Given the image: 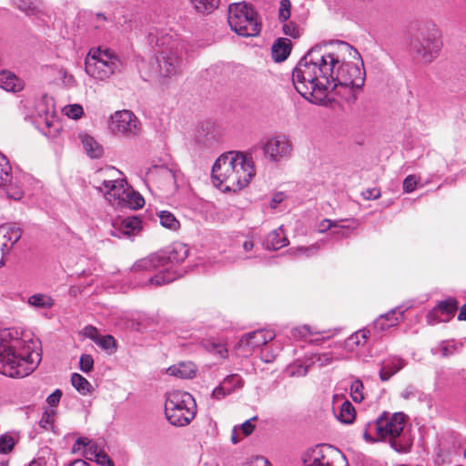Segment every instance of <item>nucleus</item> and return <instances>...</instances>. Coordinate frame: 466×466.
<instances>
[{
  "mask_svg": "<svg viewBox=\"0 0 466 466\" xmlns=\"http://www.w3.org/2000/svg\"><path fill=\"white\" fill-rule=\"evenodd\" d=\"M365 69L360 53L346 42L336 46L316 45L300 59L292 72L295 89L308 101L323 105L330 91L341 86L350 88L356 100V90L365 82Z\"/></svg>",
  "mask_w": 466,
  "mask_h": 466,
  "instance_id": "1",
  "label": "nucleus"
},
{
  "mask_svg": "<svg viewBox=\"0 0 466 466\" xmlns=\"http://www.w3.org/2000/svg\"><path fill=\"white\" fill-rule=\"evenodd\" d=\"M35 348V342L23 339L15 329L0 330V372L11 378L31 374L42 360Z\"/></svg>",
  "mask_w": 466,
  "mask_h": 466,
  "instance_id": "2",
  "label": "nucleus"
},
{
  "mask_svg": "<svg viewBox=\"0 0 466 466\" xmlns=\"http://www.w3.org/2000/svg\"><path fill=\"white\" fill-rule=\"evenodd\" d=\"M211 175L217 187L236 192L249 184L256 169L250 154L229 151L215 161Z\"/></svg>",
  "mask_w": 466,
  "mask_h": 466,
  "instance_id": "3",
  "label": "nucleus"
},
{
  "mask_svg": "<svg viewBox=\"0 0 466 466\" xmlns=\"http://www.w3.org/2000/svg\"><path fill=\"white\" fill-rule=\"evenodd\" d=\"M403 412L383 411L376 420L365 424L363 438L368 442L390 440V445L397 452L406 453L410 451L412 441L409 436L401 435L405 425Z\"/></svg>",
  "mask_w": 466,
  "mask_h": 466,
  "instance_id": "4",
  "label": "nucleus"
},
{
  "mask_svg": "<svg viewBox=\"0 0 466 466\" xmlns=\"http://www.w3.org/2000/svg\"><path fill=\"white\" fill-rule=\"evenodd\" d=\"M102 180L99 191L113 206L127 205L132 209L141 208L145 205L144 198L128 187L126 179L115 177L119 171L114 167L98 170Z\"/></svg>",
  "mask_w": 466,
  "mask_h": 466,
  "instance_id": "5",
  "label": "nucleus"
},
{
  "mask_svg": "<svg viewBox=\"0 0 466 466\" xmlns=\"http://www.w3.org/2000/svg\"><path fill=\"white\" fill-rule=\"evenodd\" d=\"M442 47L441 33L435 24H425L410 36L408 50L420 64L429 65L440 55Z\"/></svg>",
  "mask_w": 466,
  "mask_h": 466,
  "instance_id": "6",
  "label": "nucleus"
},
{
  "mask_svg": "<svg viewBox=\"0 0 466 466\" xmlns=\"http://www.w3.org/2000/svg\"><path fill=\"white\" fill-rule=\"evenodd\" d=\"M197 403L194 397L183 390H172L167 393L165 415L167 421L175 427H185L196 417Z\"/></svg>",
  "mask_w": 466,
  "mask_h": 466,
  "instance_id": "7",
  "label": "nucleus"
},
{
  "mask_svg": "<svg viewBox=\"0 0 466 466\" xmlns=\"http://www.w3.org/2000/svg\"><path fill=\"white\" fill-rule=\"evenodd\" d=\"M258 13L250 2H233L228 5V22L241 36H254L260 32Z\"/></svg>",
  "mask_w": 466,
  "mask_h": 466,
  "instance_id": "8",
  "label": "nucleus"
},
{
  "mask_svg": "<svg viewBox=\"0 0 466 466\" xmlns=\"http://www.w3.org/2000/svg\"><path fill=\"white\" fill-rule=\"evenodd\" d=\"M123 67L119 56L112 50L98 47L90 51L85 60V70L88 76L97 80H106L120 72Z\"/></svg>",
  "mask_w": 466,
  "mask_h": 466,
  "instance_id": "9",
  "label": "nucleus"
},
{
  "mask_svg": "<svg viewBox=\"0 0 466 466\" xmlns=\"http://www.w3.org/2000/svg\"><path fill=\"white\" fill-rule=\"evenodd\" d=\"M159 76L164 78H172L179 75L184 65L182 47L178 43L173 42L170 47L159 52L157 56Z\"/></svg>",
  "mask_w": 466,
  "mask_h": 466,
  "instance_id": "10",
  "label": "nucleus"
},
{
  "mask_svg": "<svg viewBox=\"0 0 466 466\" xmlns=\"http://www.w3.org/2000/svg\"><path fill=\"white\" fill-rule=\"evenodd\" d=\"M109 128L114 135L126 138H135L142 131L141 122L130 110L115 112L110 117Z\"/></svg>",
  "mask_w": 466,
  "mask_h": 466,
  "instance_id": "11",
  "label": "nucleus"
},
{
  "mask_svg": "<svg viewBox=\"0 0 466 466\" xmlns=\"http://www.w3.org/2000/svg\"><path fill=\"white\" fill-rule=\"evenodd\" d=\"M262 148L267 157L279 162L291 156L292 144L285 136H276L268 139Z\"/></svg>",
  "mask_w": 466,
  "mask_h": 466,
  "instance_id": "12",
  "label": "nucleus"
},
{
  "mask_svg": "<svg viewBox=\"0 0 466 466\" xmlns=\"http://www.w3.org/2000/svg\"><path fill=\"white\" fill-rule=\"evenodd\" d=\"M275 333L269 329H258L245 334L238 342V347L243 349L247 354L272 340Z\"/></svg>",
  "mask_w": 466,
  "mask_h": 466,
  "instance_id": "13",
  "label": "nucleus"
},
{
  "mask_svg": "<svg viewBox=\"0 0 466 466\" xmlns=\"http://www.w3.org/2000/svg\"><path fill=\"white\" fill-rule=\"evenodd\" d=\"M163 259V268H171L173 266L182 263L188 255L187 247L180 242L172 244L167 249L158 251Z\"/></svg>",
  "mask_w": 466,
  "mask_h": 466,
  "instance_id": "14",
  "label": "nucleus"
},
{
  "mask_svg": "<svg viewBox=\"0 0 466 466\" xmlns=\"http://www.w3.org/2000/svg\"><path fill=\"white\" fill-rule=\"evenodd\" d=\"M402 313L403 311L397 308L380 315L374 320L372 330L375 334H379L397 326L402 317Z\"/></svg>",
  "mask_w": 466,
  "mask_h": 466,
  "instance_id": "15",
  "label": "nucleus"
},
{
  "mask_svg": "<svg viewBox=\"0 0 466 466\" xmlns=\"http://www.w3.org/2000/svg\"><path fill=\"white\" fill-rule=\"evenodd\" d=\"M22 237V229L15 224L0 226V246L9 252Z\"/></svg>",
  "mask_w": 466,
  "mask_h": 466,
  "instance_id": "16",
  "label": "nucleus"
},
{
  "mask_svg": "<svg viewBox=\"0 0 466 466\" xmlns=\"http://www.w3.org/2000/svg\"><path fill=\"white\" fill-rule=\"evenodd\" d=\"M458 309V301L454 298L440 301L428 314V318L438 319L439 321H447L454 316Z\"/></svg>",
  "mask_w": 466,
  "mask_h": 466,
  "instance_id": "17",
  "label": "nucleus"
},
{
  "mask_svg": "<svg viewBox=\"0 0 466 466\" xmlns=\"http://www.w3.org/2000/svg\"><path fill=\"white\" fill-rule=\"evenodd\" d=\"M142 228V221L136 216L127 217L122 219L118 226L112 230L111 234L118 238L137 235Z\"/></svg>",
  "mask_w": 466,
  "mask_h": 466,
  "instance_id": "18",
  "label": "nucleus"
},
{
  "mask_svg": "<svg viewBox=\"0 0 466 466\" xmlns=\"http://www.w3.org/2000/svg\"><path fill=\"white\" fill-rule=\"evenodd\" d=\"M407 365V361L398 356H390L381 363L380 370V379L382 381H388L394 374L399 372Z\"/></svg>",
  "mask_w": 466,
  "mask_h": 466,
  "instance_id": "19",
  "label": "nucleus"
},
{
  "mask_svg": "<svg viewBox=\"0 0 466 466\" xmlns=\"http://www.w3.org/2000/svg\"><path fill=\"white\" fill-rule=\"evenodd\" d=\"M330 452V447L319 445L314 448L304 460L306 466H332V461L328 452Z\"/></svg>",
  "mask_w": 466,
  "mask_h": 466,
  "instance_id": "20",
  "label": "nucleus"
},
{
  "mask_svg": "<svg viewBox=\"0 0 466 466\" xmlns=\"http://www.w3.org/2000/svg\"><path fill=\"white\" fill-rule=\"evenodd\" d=\"M162 257L159 252L137 260L131 268L134 272L152 271L163 268Z\"/></svg>",
  "mask_w": 466,
  "mask_h": 466,
  "instance_id": "21",
  "label": "nucleus"
},
{
  "mask_svg": "<svg viewBox=\"0 0 466 466\" xmlns=\"http://www.w3.org/2000/svg\"><path fill=\"white\" fill-rule=\"evenodd\" d=\"M0 87L7 92H19L24 87V82L13 72L3 70L0 72Z\"/></svg>",
  "mask_w": 466,
  "mask_h": 466,
  "instance_id": "22",
  "label": "nucleus"
},
{
  "mask_svg": "<svg viewBox=\"0 0 466 466\" xmlns=\"http://www.w3.org/2000/svg\"><path fill=\"white\" fill-rule=\"evenodd\" d=\"M263 244L267 249L278 250L288 246L289 240L283 229L279 228L267 235Z\"/></svg>",
  "mask_w": 466,
  "mask_h": 466,
  "instance_id": "23",
  "label": "nucleus"
},
{
  "mask_svg": "<svg viewBox=\"0 0 466 466\" xmlns=\"http://www.w3.org/2000/svg\"><path fill=\"white\" fill-rule=\"evenodd\" d=\"M292 44L288 38H278L272 46V58L275 62H282L288 58L291 52Z\"/></svg>",
  "mask_w": 466,
  "mask_h": 466,
  "instance_id": "24",
  "label": "nucleus"
},
{
  "mask_svg": "<svg viewBox=\"0 0 466 466\" xmlns=\"http://www.w3.org/2000/svg\"><path fill=\"white\" fill-rule=\"evenodd\" d=\"M357 222L354 219H341V220H336L332 221L330 219H323L319 224V231L323 233L327 230H331V228H339L341 229H355L357 228Z\"/></svg>",
  "mask_w": 466,
  "mask_h": 466,
  "instance_id": "25",
  "label": "nucleus"
},
{
  "mask_svg": "<svg viewBox=\"0 0 466 466\" xmlns=\"http://www.w3.org/2000/svg\"><path fill=\"white\" fill-rule=\"evenodd\" d=\"M80 139L86 151V154L92 158H98L103 155V147L98 144L95 138L88 134H81Z\"/></svg>",
  "mask_w": 466,
  "mask_h": 466,
  "instance_id": "26",
  "label": "nucleus"
},
{
  "mask_svg": "<svg viewBox=\"0 0 466 466\" xmlns=\"http://www.w3.org/2000/svg\"><path fill=\"white\" fill-rule=\"evenodd\" d=\"M159 273L149 279V283L155 286H162L165 284L171 283L176 279V276L173 272L169 271V268L158 269Z\"/></svg>",
  "mask_w": 466,
  "mask_h": 466,
  "instance_id": "27",
  "label": "nucleus"
},
{
  "mask_svg": "<svg viewBox=\"0 0 466 466\" xmlns=\"http://www.w3.org/2000/svg\"><path fill=\"white\" fill-rule=\"evenodd\" d=\"M71 383L74 388L82 395H86L91 392L92 385L85 377L78 373L72 374Z\"/></svg>",
  "mask_w": 466,
  "mask_h": 466,
  "instance_id": "28",
  "label": "nucleus"
},
{
  "mask_svg": "<svg viewBox=\"0 0 466 466\" xmlns=\"http://www.w3.org/2000/svg\"><path fill=\"white\" fill-rule=\"evenodd\" d=\"M356 417V410L353 405L349 401L345 400L339 410V420L346 424L352 423Z\"/></svg>",
  "mask_w": 466,
  "mask_h": 466,
  "instance_id": "29",
  "label": "nucleus"
},
{
  "mask_svg": "<svg viewBox=\"0 0 466 466\" xmlns=\"http://www.w3.org/2000/svg\"><path fill=\"white\" fill-rule=\"evenodd\" d=\"M28 303L35 308L50 309L54 305V300L51 297L39 293L29 297Z\"/></svg>",
  "mask_w": 466,
  "mask_h": 466,
  "instance_id": "30",
  "label": "nucleus"
},
{
  "mask_svg": "<svg viewBox=\"0 0 466 466\" xmlns=\"http://www.w3.org/2000/svg\"><path fill=\"white\" fill-rule=\"evenodd\" d=\"M11 167L6 157L0 154V187H5L11 182Z\"/></svg>",
  "mask_w": 466,
  "mask_h": 466,
  "instance_id": "31",
  "label": "nucleus"
},
{
  "mask_svg": "<svg viewBox=\"0 0 466 466\" xmlns=\"http://www.w3.org/2000/svg\"><path fill=\"white\" fill-rule=\"evenodd\" d=\"M160 224L168 229L177 230L180 227L179 221L176 218L170 211H161L158 215Z\"/></svg>",
  "mask_w": 466,
  "mask_h": 466,
  "instance_id": "32",
  "label": "nucleus"
},
{
  "mask_svg": "<svg viewBox=\"0 0 466 466\" xmlns=\"http://www.w3.org/2000/svg\"><path fill=\"white\" fill-rule=\"evenodd\" d=\"M223 383L228 389V392L232 393L237 389H240L244 385V380L242 377L238 374H231L227 376L223 380Z\"/></svg>",
  "mask_w": 466,
  "mask_h": 466,
  "instance_id": "33",
  "label": "nucleus"
},
{
  "mask_svg": "<svg viewBox=\"0 0 466 466\" xmlns=\"http://www.w3.org/2000/svg\"><path fill=\"white\" fill-rule=\"evenodd\" d=\"M195 10L201 15H208L218 7V2H191Z\"/></svg>",
  "mask_w": 466,
  "mask_h": 466,
  "instance_id": "34",
  "label": "nucleus"
},
{
  "mask_svg": "<svg viewBox=\"0 0 466 466\" xmlns=\"http://www.w3.org/2000/svg\"><path fill=\"white\" fill-rule=\"evenodd\" d=\"M96 457V461L102 466H115L113 461L106 453H97L96 451H92V447L89 448L86 454V458L92 460L91 456Z\"/></svg>",
  "mask_w": 466,
  "mask_h": 466,
  "instance_id": "35",
  "label": "nucleus"
},
{
  "mask_svg": "<svg viewBox=\"0 0 466 466\" xmlns=\"http://www.w3.org/2000/svg\"><path fill=\"white\" fill-rule=\"evenodd\" d=\"M56 411L54 410H46L44 411L40 420L39 426L45 431H49L54 426V416Z\"/></svg>",
  "mask_w": 466,
  "mask_h": 466,
  "instance_id": "36",
  "label": "nucleus"
},
{
  "mask_svg": "<svg viewBox=\"0 0 466 466\" xmlns=\"http://www.w3.org/2000/svg\"><path fill=\"white\" fill-rule=\"evenodd\" d=\"M63 112L69 118L79 119L84 114V109L82 106L74 104L65 106Z\"/></svg>",
  "mask_w": 466,
  "mask_h": 466,
  "instance_id": "37",
  "label": "nucleus"
},
{
  "mask_svg": "<svg viewBox=\"0 0 466 466\" xmlns=\"http://www.w3.org/2000/svg\"><path fill=\"white\" fill-rule=\"evenodd\" d=\"M14 446L15 441L12 436L6 434L0 436V453H9L14 449Z\"/></svg>",
  "mask_w": 466,
  "mask_h": 466,
  "instance_id": "38",
  "label": "nucleus"
},
{
  "mask_svg": "<svg viewBox=\"0 0 466 466\" xmlns=\"http://www.w3.org/2000/svg\"><path fill=\"white\" fill-rule=\"evenodd\" d=\"M17 8L29 16H35L40 12L39 8L35 5L34 2H19Z\"/></svg>",
  "mask_w": 466,
  "mask_h": 466,
  "instance_id": "39",
  "label": "nucleus"
},
{
  "mask_svg": "<svg viewBox=\"0 0 466 466\" xmlns=\"http://www.w3.org/2000/svg\"><path fill=\"white\" fill-rule=\"evenodd\" d=\"M363 384L360 380H356L351 383L350 386V395L354 401L360 402L363 400Z\"/></svg>",
  "mask_w": 466,
  "mask_h": 466,
  "instance_id": "40",
  "label": "nucleus"
},
{
  "mask_svg": "<svg viewBox=\"0 0 466 466\" xmlns=\"http://www.w3.org/2000/svg\"><path fill=\"white\" fill-rule=\"evenodd\" d=\"M203 133L204 131H198V134L196 135V141L198 144L203 145V147H211L215 142V136L213 133H208L206 135Z\"/></svg>",
  "mask_w": 466,
  "mask_h": 466,
  "instance_id": "41",
  "label": "nucleus"
},
{
  "mask_svg": "<svg viewBox=\"0 0 466 466\" xmlns=\"http://www.w3.org/2000/svg\"><path fill=\"white\" fill-rule=\"evenodd\" d=\"M80 370L83 372L88 373L93 370L94 367V360L93 357L89 354H83L80 357L79 360Z\"/></svg>",
  "mask_w": 466,
  "mask_h": 466,
  "instance_id": "42",
  "label": "nucleus"
},
{
  "mask_svg": "<svg viewBox=\"0 0 466 466\" xmlns=\"http://www.w3.org/2000/svg\"><path fill=\"white\" fill-rule=\"evenodd\" d=\"M291 5L290 2H280V6L279 9V19L281 22H286L289 19L291 14Z\"/></svg>",
  "mask_w": 466,
  "mask_h": 466,
  "instance_id": "43",
  "label": "nucleus"
},
{
  "mask_svg": "<svg viewBox=\"0 0 466 466\" xmlns=\"http://www.w3.org/2000/svg\"><path fill=\"white\" fill-rule=\"evenodd\" d=\"M289 371L291 376L303 377L308 374L309 366L295 362L289 367Z\"/></svg>",
  "mask_w": 466,
  "mask_h": 466,
  "instance_id": "44",
  "label": "nucleus"
},
{
  "mask_svg": "<svg viewBox=\"0 0 466 466\" xmlns=\"http://www.w3.org/2000/svg\"><path fill=\"white\" fill-rule=\"evenodd\" d=\"M282 30L286 35H289L290 37L297 38L299 36V29L298 25L293 22L284 24Z\"/></svg>",
  "mask_w": 466,
  "mask_h": 466,
  "instance_id": "45",
  "label": "nucleus"
},
{
  "mask_svg": "<svg viewBox=\"0 0 466 466\" xmlns=\"http://www.w3.org/2000/svg\"><path fill=\"white\" fill-rule=\"evenodd\" d=\"M333 357L330 352L319 353L314 355L313 362H319L320 366L329 365L332 362Z\"/></svg>",
  "mask_w": 466,
  "mask_h": 466,
  "instance_id": "46",
  "label": "nucleus"
},
{
  "mask_svg": "<svg viewBox=\"0 0 466 466\" xmlns=\"http://www.w3.org/2000/svg\"><path fill=\"white\" fill-rule=\"evenodd\" d=\"M291 333L292 336L296 339H305L311 334V331L309 326L304 325L301 327L294 328L291 330Z\"/></svg>",
  "mask_w": 466,
  "mask_h": 466,
  "instance_id": "47",
  "label": "nucleus"
},
{
  "mask_svg": "<svg viewBox=\"0 0 466 466\" xmlns=\"http://www.w3.org/2000/svg\"><path fill=\"white\" fill-rule=\"evenodd\" d=\"M96 342L104 350H109L115 346V339L111 335L102 336Z\"/></svg>",
  "mask_w": 466,
  "mask_h": 466,
  "instance_id": "48",
  "label": "nucleus"
},
{
  "mask_svg": "<svg viewBox=\"0 0 466 466\" xmlns=\"http://www.w3.org/2000/svg\"><path fill=\"white\" fill-rule=\"evenodd\" d=\"M416 177L413 175L408 176L403 181V190L406 193H410L415 190L417 186Z\"/></svg>",
  "mask_w": 466,
  "mask_h": 466,
  "instance_id": "49",
  "label": "nucleus"
},
{
  "mask_svg": "<svg viewBox=\"0 0 466 466\" xmlns=\"http://www.w3.org/2000/svg\"><path fill=\"white\" fill-rule=\"evenodd\" d=\"M157 172L158 175L163 177L168 184H173L176 182L175 174L172 170L167 167H160Z\"/></svg>",
  "mask_w": 466,
  "mask_h": 466,
  "instance_id": "50",
  "label": "nucleus"
},
{
  "mask_svg": "<svg viewBox=\"0 0 466 466\" xmlns=\"http://www.w3.org/2000/svg\"><path fill=\"white\" fill-rule=\"evenodd\" d=\"M61 397H62V391L57 389L47 397L46 402L50 406L56 407L59 403Z\"/></svg>",
  "mask_w": 466,
  "mask_h": 466,
  "instance_id": "51",
  "label": "nucleus"
},
{
  "mask_svg": "<svg viewBox=\"0 0 466 466\" xmlns=\"http://www.w3.org/2000/svg\"><path fill=\"white\" fill-rule=\"evenodd\" d=\"M230 393L228 392V389L226 388L225 384L223 383V381L220 383V385H218V387H216L212 392V395L217 398L218 400H220L222 398H224L225 396L227 395H229Z\"/></svg>",
  "mask_w": 466,
  "mask_h": 466,
  "instance_id": "52",
  "label": "nucleus"
},
{
  "mask_svg": "<svg viewBox=\"0 0 466 466\" xmlns=\"http://www.w3.org/2000/svg\"><path fill=\"white\" fill-rule=\"evenodd\" d=\"M362 196L365 199H378L380 197V191L379 188H368L362 192Z\"/></svg>",
  "mask_w": 466,
  "mask_h": 466,
  "instance_id": "53",
  "label": "nucleus"
},
{
  "mask_svg": "<svg viewBox=\"0 0 466 466\" xmlns=\"http://www.w3.org/2000/svg\"><path fill=\"white\" fill-rule=\"evenodd\" d=\"M257 420V417H256V416H255V417H253L251 420H246V421L241 425V431H242V432H243V434H244L245 436H248V435H250V434L253 432V431H254V429H255V425H253V424L251 423V420Z\"/></svg>",
  "mask_w": 466,
  "mask_h": 466,
  "instance_id": "54",
  "label": "nucleus"
},
{
  "mask_svg": "<svg viewBox=\"0 0 466 466\" xmlns=\"http://www.w3.org/2000/svg\"><path fill=\"white\" fill-rule=\"evenodd\" d=\"M83 333L86 337L87 338H90L91 339H93L95 342L97 340L98 337V331L96 329V328L93 327V326H86L85 327L84 330H83Z\"/></svg>",
  "mask_w": 466,
  "mask_h": 466,
  "instance_id": "55",
  "label": "nucleus"
},
{
  "mask_svg": "<svg viewBox=\"0 0 466 466\" xmlns=\"http://www.w3.org/2000/svg\"><path fill=\"white\" fill-rule=\"evenodd\" d=\"M299 254H305L306 256H310L315 254L319 250V246L317 244L311 245L309 247H299L298 248Z\"/></svg>",
  "mask_w": 466,
  "mask_h": 466,
  "instance_id": "56",
  "label": "nucleus"
},
{
  "mask_svg": "<svg viewBox=\"0 0 466 466\" xmlns=\"http://www.w3.org/2000/svg\"><path fill=\"white\" fill-rule=\"evenodd\" d=\"M417 395V390L413 386H408L405 388L402 392L400 393V396L404 400H410L415 398Z\"/></svg>",
  "mask_w": 466,
  "mask_h": 466,
  "instance_id": "57",
  "label": "nucleus"
},
{
  "mask_svg": "<svg viewBox=\"0 0 466 466\" xmlns=\"http://www.w3.org/2000/svg\"><path fill=\"white\" fill-rule=\"evenodd\" d=\"M285 198V195L282 192H278L274 194L270 201V208H277V207L283 202Z\"/></svg>",
  "mask_w": 466,
  "mask_h": 466,
  "instance_id": "58",
  "label": "nucleus"
},
{
  "mask_svg": "<svg viewBox=\"0 0 466 466\" xmlns=\"http://www.w3.org/2000/svg\"><path fill=\"white\" fill-rule=\"evenodd\" d=\"M210 350L215 351L222 358H225L228 353V350L226 349V347L224 345L216 344V343H211Z\"/></svg>",
  "mask_w": 466,
  "mask_h": 466,
  "instance_id": "59",
  "label": "nucleus"
},
{
  "mask_svg": "<svg viewBox=\"0 0 466 466\" xmlns=\"http://www.w3.org/2000/svg\"><path fill=\"white\" fill-rule=\"evenodd\" d=\"M247 466H270L265 458H256L254 461L248 462Z\"/></svg>",
  "mask_w": 466,
  "mask_h": 466,
  "instance_id": "60",
  "label": "nucleus"
},
{
  "mask_svg": "<svg viewBox=\"0 0 466 466\" xmlns=\"http://www.w3.org/2000/svg\"><path fill=\"white\" fill-rule=\"evenodd\" d=\"M358 334L360 336L362 345H364L370 335V330L368 329H360L358 330Z\"/></svg>",
  "mask_w": 466,
  "mask_h": 466,
  "instance_id": "61",
  "label": "nucleus"
},
{
  "mask_svg": "<svg viewBox=\"0 0 466 466\" xmlns=\"http://www.w3.org/2000/svg\"><path fill=\"white\" fill-rule=\"evenodd\" d=\"M9 254L10 252L7 249H4V248L0 246V268L5 265Z\"/></svg>",
  "mask_w": 466,
  "mask_h": 466,
  "instance_id": "62",
  "label": "nucleus"
},
{
  "mask_svg": "<svg viewBox=\"0 0 466 466\" xmlns=\"http://www.w3.org/2000/svg\"><path fill=\"white\" fill-rule=\"evenodd\" d=\"M349 229H341L339 228H331L332 235H339L342 238H347L350 235V232H348Z\"/></svg>",
  "mask_w": 466,
  "mask_h": 466,
  "instance_id": "63",
  "label": "nucleus"
},
{
  "mask_svg": "<svg viewBox=\"0 0 466 466\" xmlns=\"http://www.w3.org/2000/svg\"><path fill=\"white\" fill-rule=\"evenodd\" d=\"M349 340H350L352 344H355V345H357V346L362 345V341H361L360 336L358 334V331H357V332H355L354 334H352V335L349 338Z\"/></svg>",
  "mask_w": 466,
  "mask_h": 466,
  "instance_id": "64",
  "label": "nucleus"
}]
</instances>
